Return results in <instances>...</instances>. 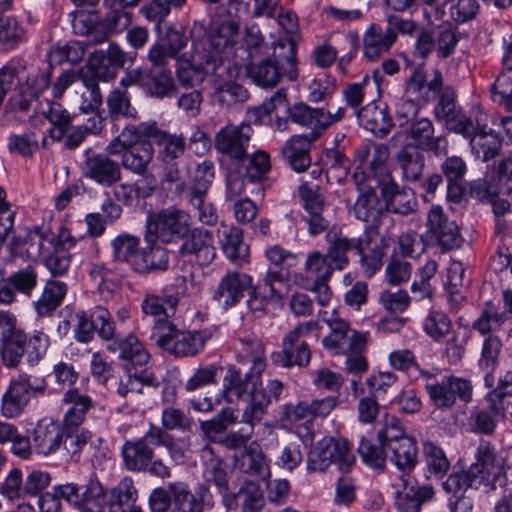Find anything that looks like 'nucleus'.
I'll return each instance as SVG.
<instances>
[{
    "instance_id": "17",
    "label": "nucleus",
    "mask_w": 512,
    "mask_h": 512,
    "mask_svg": "<svg viewBox=\"0 0 512 512\" xmlns=\"http://www.w3.org/2000/svg\"><path fill=\"white\" fill-rule=\"evenodd\" d=\"M68 504L79 512H106L107 489L92 473L82 484L68 482Z\"/></svg>"
},
{
    "instance_id": "52",
    "label": "nucleus",
    "mask_w": 512,
    "mask_h": 512,
    "mask_svg": "<svg viewBox=\"0 0 512 512\" xmlns=\"http://www.w3.org/2000/svg\"><path fill=\"white\" fill-rule=\"evenodd\" d=\"M90 436L91 431L81 426H64L62 446L67 462L77 464L83 461Z\"/></svg>"
},
{
    "instance_id": "36",
    "label": "nucleus",
    "mask_w": 512,
    "mask_h": 512,
    "mask_svg": "<svg viewBox=\"0 0 512 512\" xmlns=\"http://www.w3.org/2000/svg\"><path fill=\"white\" fill-rule=\"evenodd\" d=\"M385 211L403 216L416 211L417 200L412 189L401 188L397 182L390 180L380 186Z\"/></svg>"
},
{
    "instance_id": "64",
    "label": "nucleus",
    "mask_w": 512,
    "mask_h": 512,
    "mask_svg": "<svg viewBox=\"0 0 512 512\" xmlns=\"http://www.w3.org/2000/svg\"><path fill=\"white\" fill-rule=\"evenodd\" d=\"M121 359L126 361L128 374L138 377L147 386L158 387V378L147 368L150 361V354H120Z\"/></svg>"
},
{
    "instance_id": "56",
    "label": "nucleus",
    "mask_w": 512,
    "mask_h": 512,
    "mask_svg": "<svg viewBox=\"0 0 512 512\" xmlns=\"http://www.w3.org/2000/svg\"><path fill=\"white\" fill-rule=\"evenodd\" d=\"M318 327L317 322L308 321L297 325L282 339V352H310V341L316 335L312 332Z\"/></svg>"
},
{
    "instance_id": "11",
    "label": "nucleus",
    "mask_w": 512,
    "mask_h": 512,
    "mask_svg": "<svg viewBox=\"0 0 512 512\" xmlns=\"http://www.w3.org/2000/svg\"><path fill=\"white\" fill-rule=\"evenodd\" d=\"M337 271L325 253L314 250L307 254L303 265L302 286L316 294L317 303L327 306L332 298L329 282Z\"/></svg>"
},
{
    "instance_id": "32",
    "label": "nucleus",
    "mask_w": 512,
    "mask_h": 512,
    "mask_svg": "<svg viewBox=\"0 0 512 512\" xmlns=\"http://www.w3.org/2000/svg\"><path fill=\"white\" fill-rule=\"evenodd\" d=\"M217 237L226 258L237 266L249 262L250 249L244 242L243 231L234 225L221 226L217 230Z\"/></svg>"
},
{
    "instance_id": "46",
    "label": "nucleus",
    "mask_w": 512,
    "mask_h": 512,
    "mask_svg": "<svg viewBox=\"0 0 512 512\" xmlns=\"http://www.w3.org/2000/svg\"><path fill=\"white\" fill-rule=\"evenodd\" d=\"M144 93L159 100L176 96L178 88L172 71L168 68L146 69Z\"/></svg>"
},
{
    "instance_id": "40",
    "label": "nucleus",
    "mask_w": 512,
    "mask_h": 512,
    "mask_svg": "<svg viewBox=\"0 0 512 512\" xmlns=\"http://www.w3.org/2000/svg\"><path fill=\"white\" fill-rule=\"evenodd\" d=\"M158 240L145 241L146 246L141 249L134 272L147 275L156 272H165L169 269L170 252L158 244Z\"/></svg>"
},
{
    "instance_id": "23",
    "label": "nucleus",
    "mask_w": 512,
    "mask_h": 512,
    "mask_svg": "<svg viewBox=\"0 0 512 512\" xmlns=\"http://www.w3.org/2000/svg\"><path fill=\"white\" fill-rule=\"evenodd\" d=\"M168 488L174 500L170 512H208L214 507V497L209 486L204 483L199 484L193 491L184 482H170Z\"/></svg>"
},
{
    "instance_id": "30",
    "label": "nucleus",
    "mask_w": 512,
    "mask_h": 512,
    "mask_svg": "<svg viewBox=\"0 0 512 512\" xmlns=\"http://www.w3.org/2000/svg\"><path fill=\"white\" fill-rule=\"evenodd\" d=\"M286 113L292 123L309 131L303 135L310 140H318L327 130L325 124L327 116L324 108L311 107L304 102H299L288 107Z\"/></svg>"
},
{
    "instance_id": "45",
    "label": "nucleus",
    "mask_w": 512,
    "mask_h": 512,
    "mask_svg": "<svg viewBox=\"0 0 512 512\" xmlns=\"http://www.w3.org/2000/svg\"><path fill=\"white\" fill-rule=\"evenodd\" d=\"M396 165L401 171L402 180L415 185L421 181L425 170V156L416 147L406 144L396 154Z\"/></svg>"
},
{
    "instance_id": "53",
    "label": "nucleus",
    "mask_w": 512,
    "mask_h": 512,
    "mask_svg": "<svg viewBox=\"0 0 512 512\" xmlns=\"http://www.w3.org/2000/svg\"><path fill=\"white\" fill-rule=\"evenodd\" d=\"M64 424L50 422L38 426L34 431V446L38 454L48 456L54 454L63 443Z\"/></svg>"
},
{
    "instance_id": "42",
    "label": "nucleus",
    "mask_w": 512,
    "mask_h": 512,
    "mask_svg": "<svg viewBox=\"0 0 512 512\" xmlns=\"http://www.w3.org/2000/svg\"><path fill=\"white\" fill-rule=\"evenodd\" d=\"M316 140L304 135H292L283 145L281 154L289 167L297 172H305L311 165L310 150L312 143Z\"/></svg>"
},
{
    "instance_id": "13",
    "label": "nucleus",
    "mask_w": 512,
    "mask_h": 512,
    "mask_svg": "<svg viewBox=\"0 0 512 512\" xmlns=\"http://www.w3.org/2000/svg\"><path fill=\"white\" fill-rule=\"evenodd\" d=\"M189 227L190 216L187 212L175 208L163 209L148 217L144 241L156 239L172 243L187 234Z\"/></svg>"
},
{
    "instance_id": "27",
    "label": "nucleus",
    "mask_w": 512,
    "mask_h": 512,
    "mask_svg": "<svg viewBox=\"0 0 512 512\" xmlns=\"http://www.w3.org/2000/svg\"><path fill=\"white\" fill-rule=\"evenodd\" d=\"M406 136L412 141L411 146L419 151L430 152L436 157L446 155L448 152V140L445 135L435 133L433 122L422 117L412 122L406 131Z\"/></svg>"
},
{
    "instance_id": "6",
    "label": "nucleus",
    "mask_w": 512,
    "mask_h": 512,
    "mask_svg": "<svg viewBox=\"0 0 512 512\" xmlns=\"http://www.w3.org/2000/svg\"><path fill=\"white\" fill-rule=\"evenodd\" d=\"M223 26H230L231 33L228 38L227 47H225L224 65L232 64L236 71L235 76L238 75L241 66H246L249 63L257 61L263 57L270 55L271 47L265 41L257 25L246 27L241 42L235 47V38L238 34V24L233 21H222L218 25L211 27L209 32H220Z\"/></svg>"
},
{
    "instance_id": "2",
    "label": "nucleus",
    "mask_w": 512,
    "mask_h": 512,
    "mask_svg": "<svg viewBox=\"0 0 512 512\" xmlns=\"http://www.w3.org/2000/svg\"><path fill=\"white\" fill-rule=\"evenodd\" d=\"M223 392L226 401L234 403L241 401L246 404L243 410L241 422L248 424L249 428H241L238 431L227 434L220 442L226 448L236 450L246 448L251 439L254 427L261 422L269 406L268 396L259 389L257 379L242 381L240 371L229 369L228 375L223 379Z\"/></svg>"
},
{
    "instance_id": "61",
    "label": "nucleus",
    "mask_w": 512,
    "mask_h": 512,
    "mask_svg": "<svg viewBox=\"0 0 512 512\" xmlns=\"http://www.w3.org/2000/svg\"><path fill=\"white\" fill-rule=\"evenodd\" d=\"M505 322V316L492 301L483 304L480 315L473 321L472 328L481 335L496 333Z\"/></svg>"
},
{
    "instance_id": "25",
    "label": "nucleus",
    "mask_w": 512,
    "mask_h": 512,
    "mask_svg": "<svg viewBox=\"0 0 512 512\" xmlns=\"http://www.w3.org/2000/svg\"><path fill=\"white\" fill-rule=\"evenodd\" d=\"M178 248L180 257L193 259L199 266H208L216 257L212 231L204 228L188 229Z\"/></svg>"
},
{
    "instance_id": "22",
    "label": "nucleus",
    "mask_w": 512,
    "mask_h": 512,
    "mask_svg": "<svg viewBox=\"0 0 512 512\" xmlns=\"http://www.w3.org/2000/svg\"><path fill=\"white\" fill-rule=\"evenodd\" d=\"M132 131L140 136H149L158 145V159L163 164L169 165L185 153L186 138L182 134H171L160 129L155 121L141 122L140 128H133Z\"/></svg>"
},
{
    "instance_id": "33",
    "label": "nucleus",
    "mask_w": 512,
    "mask_h": 512,
    "mask_svg": "<svg viewBox=\"0 0 512 512\" xmlns=\"http://www.w3.org/2000/svg\"><path fill=\"white\" fill-rule=\"evenodd\" d=\"M29 375L21 373L10 382L1 399V415L5 418L18 417L30 401Z\"/></svg>"
},
{
    "instance_id": "48",
    "label": "nucleus",
    "mask_w": 512,
    "mask_h": 512,
    "mask_svg": "<svg viewBox=\"0 0 512 512\" xmlns=\"http://www.w3.org/2000/svg\"><path fill=\"white\" fill-rule=\"evenodd\" d=\"M68 292V285L57 279H48L39 298L33 302L38 317H49L61 306Z\"/></svg>"
},
{
    "instance_id": "39",
    "label": "nucleus",
    "mask_w": 512,
    "mask_h": 512,
    "mask_svg": "<svg viewBox=\"0 0 512 512\" xmlns=\"http://www.w3.org/2000/svg\"><path fill=\"white\" fill-rule=\"evenodd\" d=\"M360 124L375 136H386L393 127L388 106L382 102L372 101L357 111Z\"/></svg>"
},
{
    "instance_id": "58",
    "label": "nucleus",
    "mask_w": 512,
    "mask_h": 512,
    "mask_svg": "<svg viewBox=\"0 0 512 512\" xmlns=\"http://www.w3.org/2000/svg\"><path fill=\"white\" fill-rule=\"evenodd\" d=\"M43 117L51 124L49 135L53 140L60 141L69 131L73 117L58 102H48V108L43 111Z\"/></svg>"
},
{
    "instance_id": "60",
    "label": "nucleus",
    "mask_w": 512,
    "mask_h": 512,
    "mask_svg": "<svg viewBox=\"0 0 512 512\" xmlns=\"http://www.w3.org/2000/svg\"><path fill=\"white\" fill-rule=\"evenodd\" d=\"M487 407L475 408L470 415V423L476 433L493 434L499 419L505 417V406L501 405V412L492 409L491 400H486Z\"/></svg>"
},
{
    "instance_id": "9",
    "label": "nucleus",
    "mask_w": 512,
    "mask_h": 512,
    "mask_svg": "<svg viewBox=\"0 0 512 512\" xmlns=\"http://www.w3.org/2000/svg\"><path fill=\"white\" fill-rule=\"evenodd\" d=\"M356 458L350 442L343 437L327 436L319 440L307 456L308 473H325L335 464L342 473H349Z\"/></svg>"
},
{
    "instance_id": "41",
    "label": "nucleus",
    "mask_w": 512,
    "mask_h": 512,
    "mask_svg": "<svg viewBox=\"0 0 512 512\" xmlns=\"http://www.w3.org/2000/svg\"><path fill=\"white\" fill-rule=\"evenodd\" d=\"M62 403L69 406L63 415L62 423L64 426L70 427L82 426L87 413L95 406V401L92 397L80 392L79 388L76 387L65 391Z\"/></svg>"
},
{
    "instance_id": "34",
    "label": "nucleus",
    "mask_w": 512,
    "mask_h": 512,
    "mask_svg": "<svg viewBox=\"0 0 512 512\" xmlns=\"http://www.w3.org/2000/svg\"><path fill=\"white\" fill-rule=\"evenodd\" d=\"M403 489L396 492L395 507L398 512H420L423 505L434 498L431 485L410 484V477L401 476Z\"/></svg>"
},
{
    "instance_id": "43",
    "label": "nucleus",
    "mask_w": 512,
    "mask_h": 512,
    "mask_svg": "<svg viewBox=\"0 0 512 512\" xmlns=\"http://www.w3.org/2000/svg\"><path fill=\"white\" fill-rule=\"evenodd\" d=\"M351 212L357 220L380 228L381 219L385 214V205L381 203L377 193L372 188L359 189V194Z\"/></svg>"
},
{
    "instance_id": "44",
    "label": "nucleus",
    "mask_w": 512,
    "mask_h": 512,
    "mask_svg": "<svg viewBox=\"0 0 512 512\" xmlns=\"http://www.w3.org/2000/svg\"><path fill=\"white\" fill-rule=\"evenodd\" d=\"M173 290V286H166L162 289L161 295L147 293L141 302L142 312L154 317L155 320L173 317L179 304V295Z\"/></svg>"
},
{
    "instance_id": "15",
    "label": "nucleus",
    "mask_w": 512,
    "mask_h": 512,
    "mask_svg": "<svg viewBox=\"0 0 512 512\" xmlns=\"http://www.w3.org/2000/svg\"><path fill=\"white\" fill-rule=\"evenodd\" d=\"M389 156L390 150L387 144L370 140L362 142L354 152L355 183L360 186L365 179L382 175L386 170Z\"/></svg>"
},
{
    "instance_id": "12",
    "label": "nucleus",
    "mask_w": 512,
    "mask_h": 512,
    "mask_svg": "<svg viewBox=\"0 0 512 512\" xmlns=\"http://www.w3.org/2000/svg\"><path fill=\"white\" fill-rule=\"evenodd\" d=\"M253 129L248 123L226 125L214 137V148L221 163L228 162L235 166H243L248 156V147Z\"/></svg>"
},
{
    "instance_id": "49",
    "label": "nucleus",
    "mask_w": 512,
    "mask_h": 512,
    "mask_svg": "<svg viewBox=\"0 0 512 512\" xmlns=\"http://www.w3.org/2000/svg\"><path fill=\"white\" fill-rule=\"evenodd\" d=\"M112 187L113 195L119 202L125 206H132L139 200L152 196L156 190V180L152 174H149L132 183H117Z\"/></svg>"
},
{
    "instance_id": "16",
    "label": "nucleus",
    "mask_w": 512,
    "mask_h": 512,
    "mask_svg": "<svg viewBox=\"0 0 512 512\" xmlns=\"http://www.w3.org/2000/svg\"><path fill=\"white\" fill-rule=\"evenodd\" d=\"M301 207L305 214L302 221L307 225L308 234L316 237L329 228V220L324 217L325 196L317 184L302 182L297 188Z\"/></svg>"
},
{
    "instance_id": "28",
    "label": "nucleus",
    "mask_w": 512,
    "mask_h": 512,
    "mask_svg": "<svg viewBox=\"0 0 512 512\" xmlns=\"http://www.w3.org/2000/svg\"><path fill=\"white\" fill-rule=\"evenodd\" d=\"M444 83L443 74L434 69L429 78L422 67L412 71L405 83V95L415 101L429 103L437 98Z\"/></svg>"
},
{
    "instance_id": "20",
    "label": "nucleus",
    "mask_w": 512,
    "mask_h": 512,
    "mask_svg": "<svg viewBox=\"0 0 512 512\" xmlns=\"http://www.w3.org/2000/svg\"><path fill=\"white\" fill-rule=\"evenodd\" d=\"M137 57L135 51H124L118 44L110 43L108 49L95 50L87 60V67L100 77L102 82H109L118 74L125 64L132 65Z\"/></svg>"
},
{
    "instance_id": "24",
    "label": "nucleus",
    "mask_w": 512,
    "mask_h": 512,
    "mask_svg": "<svg viewBox=\"0 0 512 512\" xmlns=\"http://www.w3.org/2000/svg\"><path fill=\"white\" fill-rule=\"evenodd\" d=\"M192 424L193 420L183 410L168 406L162 410L161 426L151 423L149 429H159L171 439L173 450H170V457L179 461L184 459L185 453L189 449V440L184 437L176 438L171 434V431L189 432Z\"/></svg>"
},
{
    "instance_id": "5",
    "label": "nucleus",
    "mask_w": 512,
    "mask_h": 512,
    "mask_svg": "<svg viewBox=\"0 0 512 512\" xmlns=\"http://www.w3.org/2000/svg\"><path fill=\"white\" fill-rule=\"evenodd\" d=\"M133 128H140V123L126 125L121 133L108 143L105 151L108 155L120 157L121 169L123 168L144 178L150 174L147 171L153 160L154 148L149 141V136H140L138 133H133Z\"/></svg>"
},
{
    "instance_id": "63",
    "label": "nucleus",
    "mask_w": 512,
    "mask_h": 512,
    "mask_svg": "<svg viewBox=\"0 0 512 512\" xmlns=\"http://www.w3.org/2000/svg\"><path fill=\"white\" fill-rule=\"evenodd\" d=\"M26 41V31L10 16L0 17V51H10Z\"/></svg>"
},
{
    "instance_id": "21",
    "label": "nucleus",
    "mask_w": 512,
    "mask_h": 512,
    "mask_svg": "<svg viewBox=\"0 0 512 512\" xmlns=\"http://www.w3.org/2000/svg\"><path fill=\"white\" fill-rule=\"evenodd\" d=\"M424 388L431 403L440 409L452 408L457 398L464 403H469L472 399L470 381L459 377H445L441 381L426 383Z\"/></svg>"
},
{
    "instance_id": "59",
    "label": "nucleus",
    "mask_w": 512,
    "mask_h": 512,
    "mask_svg": "<svg viewBox=\"0 0 512 512\" xmlns=\"http://www.w3.org/2000/svg\"><path fill=\"white\" fill-rule=\"evenodd\" d=\"M107 115L110 120L119 118H137L138 111L131 103V96L126 90L115 88L106 98Z\"/></svg>"
},
{
    "instance_id": "26",
    "label": "nucleus",
    "mask_w": 512,
    "mask_h": 512,
    "mask_svg": "<svg viewBox=\"0 0 512 512\" xmlns=\"http://www.w3.org/2000/svg\"><path fill=\"white\" fill-rule=\"evenodd\" d=\"M252 284L250 275L237 270L227 271L212 291L211 298L220 308L228 310L240 303Z\"/></svg>"
},
{
    "instance_id": "1",
    "label": "nucleus",
    "mask_w": 512,
    "mask_h": 512,
    "mask_svg": "<svg viewBox=\"0 0 512 512\" xmlns=\"http://www.w3.org/2000/svg\"><path fill=\"white\" fill-rule=\"evenodd\" d=\"M231 33L230 26H223L220 32H207L202 36L192 35L189 51L176 61L175 73L178 83L184 88H193L203 83L207 75L223 79L235 76V67L223 62L225 47Z\"/></svg>"
},
{
    "instance_id": "54",
    "label": "nucleus",
    "mask_w": 512,
    "mask_h": 512,
    "mask_svg": "<svg viewBox=\"0 0 512 512\" xmlns=\"http://www.w3.org/2000/svg\"><path fill=\"white\" fill-rule=\"evenodd\" d=\"M87 43L78 40L58 42L51 46L46 54L48 62L55 67L68 62L70 64L80 63L86 53Z\"/></svg>"
},
{
    "instance_id": "55",
    "label": "nucleus",
    "mask_w": 512,
    "mask_h": 512,
    "mask_svg": "<svg viewBox=\"0 0 512 512\" xmlns=\"http://www.w3.org/2000/svg\"><path fill=\"white\" fill-rule=\"evenodd\" d=\"M237 466L241 472L263 479L270 475L266 456L256 442L250 443L245 448L237 461Z\"/></svg>"
},
{
    "instance_id": "38",
    "label": "nucleus",
    "mask_w": 512,
    "mask_h": 512,
    "mask_svg": "<svg viewBox=\"0 0 512 512\" xmlns=\"http://www.w3.org/2000/svg\"><path fill=\"white\" fill-rule=\"evenodd\" d=\"M397 41L390 29H383L376 23L370 24L362 38L363 56L370 62L378 61L388 53Z\"/></svg>"
},
{
    "instance_id": "35",
    "label": "nucleus",
    "mask_w": 512,
    "mask_h": 512,
    "mask_svg": "<svg viewBox=\"0 0 512 512\" xmlns=\"http://www.w3.org/2000/svg\"><path fill=\"white\" fill-rule=\"evenodd\" d=\"M325 232L326 257L334 264L338 272L343 271L350 264L348 253L352 250L356 252L357 238H350L341 229L335 227L327 229Z\"/></svg>"
},
{
    "instance_id": "3",
    "label": "nucleus",
    "mask_w": 512,
    "mask_h": 512,
    "mask_svg": "<svg viewBox=\"0 0 512 512\" xmlns=\"http://www.w3.org/2000/svg\"><path fill=\"white\" fill-rule=\"evenodd\" d=\"M474 458L475 462L466 469L453 468L451 474L442 483L446 492L457 495L468 489L480 488L490 492L505 484L504 459L494 443L481 439Z\"/></svg>"
},
{
    "instance_id": "19",
    "label": "nucleus",
    "mask_w": 512,
    "mask_h": 512,
    "mask_svg": "<svg viewBox=\"0 0 512 512\" xmlns=\"http://www.w3.org/2000/svg\"><path fill=\"white\" fill-rule=\"evenodd\" d=\"M108 153L94 152L88 148L84 152L81 164L82 176L106 188H110L122 179V170L119 162L111 158Z\"/></svg>"
},
{
    "instance_id": "14",
    "label": "nucleus",
    "mask_w": 512,
    "mask_h": 512,
    "mask_svg": "<svg viewBox=\"0 0 512 512\" xmlns=\"http://www.w3.org/2000/svg\"><path fill=\"white\" fill-rule=\"evenodd\" d=\"M356 253L363 274L373 277L383 266V259L389 247V238L380 233L376 225H366L363 234L356 237Z\"/></svg>"
},
{
    "instance_id": "4",
    "label": "nucleus",
    "mask_w": 512,
    "mask_h": 512,
    "mask_svg": "<svg viewBox=\"0 0 512 512\" xmlns=\"http://www.w3.org/2000/svg\"><path fill=\"white\" fill-rule=\"evenodd\" d=\"M297 45L292 38L279 39L270 55L245 66L251 81L264 89L276 87L285 77L294 81L298 77Z\"/></svg>"
},
{
    "instance_id": "37",
    "label": "nucleus",
    "mask_w": 512,
    "mask_h": 512,
    "mask_svg": "<svg viewBox=\"0 0 512 512\" xmlns=\"http://www.w3.org/2000/svg\"><path fill=\"white\" fill-rule=\"evenodd\" d=\"M108 512H144L136 504L138 490L131 477H123L116 486L107 490Z\"/></svg>"
},
{
    "instance_id": "10",
    "label": "nucleus",
    "mask_w": 512,
    "mask_h": 512,
    "mask_svg": "<svg viewBox=\"0 0 512 512\" xmlns=\"http://www.w3.org/2000/svg\"><path fill=\"white\" fill-rule=\"evenodd\" d=\"M153 446L173 450L171 439L159 429H148L142 437L126 440L121 448L123 466L131 472H146L155 453Z\"/></svg>"
},
{
    "instance_id": "29",
    "label": "nucleus",
    "mask_w": 512,
    "mask_h": 512,
    "mask_svg": "<svg viewBox=\"0 0 512 512\" xmlns=\"http://www.w3.org/2000/svg\"><path fill=\"white\" fill-rule=\"evenodd\" d=\"M429 231L443 251L459 248L463 238L455 221H450L440 206H433L427 215Z\"/></svg>"
},
{
    "instance_id": "18",
    "label": "nucleus",
    "mask_w": 512,
    "mask_h": 512,
    "mask_svg": "<svg viewBox=\"0 0 512 512\" xmlns=\"http://www.w3.org/2000/svg\"><path fill=\"white\" fill-rule=\"evenodd\" d=\"M328 312H324L322 320L330 328L329 335L323 338L324 348L328 350L340 349L348 341L349 352H364L370 342L369 332L357 331L350 328L347 321L338 317L333 311L330 317H326Z\"/></svg>"
},
{
    "instance_id": "8",
    "label": "nucleus",
    "mask_w": 512,
    "mask_h": 512,
    "mask_svg": "<svg viewBox=\"0 0 512 512\" xmlns=\"http://www.w3.org/2000/svg\"><path fill=\"white\" fill-rule=\"evenodd\" d=\"M150 338L164 352H200L215 341L216 330L182 331L171 320L159 318L154 321Z\"/></svg>"
},
{
    "instance_id": "50",
    "label": "nucleus",
    "mask_w": 512,
    "mask_h": 512,
    "mask_svg": "<svg viewBox=\"0 0 512 512\" xmlns=\"http://www.w3.org/2000/svg\"><path fill=\"white\" fill-rule=\"evenodd\" d=\"M1 352H25L27 334L16 325L14 314L0 310Z\"/></svg>"
},
{
    "instance_id": "47",
    "label": "nucleus",
    "mask_w": 512,
    "mask_h": 512,
    "mask_svg": "<svg viewBox=\"0 0 512 512\" xmlns=\"http://www.w3.org/2000/svg\"><path fill=\"white\" fill-rule=\"evenodd\" d=\"M384 451L386 458L403 473L402 476L409 477L418 462L416 441L413 438H405L398 443L388 444Z\"/></svg>"
},
{
    "instance_id": "57",
    "label": "nucleus",
    "mask_w": 512,
    "mask_h": 512,
    "mask_svg": "<svg viewBox=\"0 0 512 512\" xmlns=\"http://www.w3.org/2000/svg\"><path fill=\"white\" fill-rule=\"evenodd\" d=\"M140 238L124 233L118 235L111 242L113 259L116 262L127 264L133 271L140 254Z\"/></svg>"
},
{
    "instance_id": "62",
    "label": "nucleus",
    "mask_w": 512,
    "mask_h": 512,
    "mask_svg": "<svg viewBox=\"0 0 512 512\" xmlns=\"http://www.w3.org/2000/svg\"><path fill=\"white\" fill-rule=\"evenodd\" d=\"M424 461L427 473L436 479H442L450 469V461L445 451L431 441L423 444Z\"/></svg>"
},
{
    "instance_id": "31",
    "label": "nucleus",
    "mask_w": 512,
    "mask_h": 512,
    "mask_svg": "<svg viewBox=\"0 0 512 512\" xmlns=\"http://www.w3.org/2000/svg\"><path fill=\"white\" fill-rule=\"evenodd\" d=\"M55 244V234L47 225L35 226L27 230L24 236L13 239V245L23 250L30 259H38L50 252Z\"/></svg>"
},
{
    "instance_id": "7",
    "label": "nucleus",
    "mask_w": 512,
    "mask_h": 512,
    "mask_svg": "<svg viewBox=\"0 0 512 512\" xmlns=\"http://www.w3.org/2000/svg\"><path fill=\"white\" fill-rule=\"evenodd\" d=\"M52 476L40 469L28 470L26 475L19 468H12L0 484V495L9 503L15 504L21 512H35L27 499L43 494L51 484Z\"/></svg>"
},
{
    "instance_id": "51",
    "label": "nucleus",
    "mask_w": 512,
    "mask_h": 512,
    "mask_svg": "<svg viewBox=\"0 0 512 512\" xmlns=\"http://www.w3.org/2000/svg\"><path fill=\"white\" fill-rule=\"evenodd\" d=\"M469 139L472 153L483 162L495 158L502 145V139L496 132L493 130L487 132L484 127L478 124L476 131Z\"/></svg>"
}]
</instances>
